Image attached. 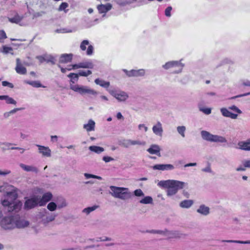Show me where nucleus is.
I'll list each match as a JSON object with an SVG mask.
<instances>
[{"instance_id":"f257e3e1","label":"nucleus","mask_w":250,"mask_h":250,"mask_svg":"<svg viewBox=\"0 0 250 250\" xmlns=\"http://www.w3.org/2000/svg\"><path fill=\"white\" fill-rule=\"evenodd\" d=\"M187 185L184 182L174 180H162L158 183L159 187L167 188V196L175 195L178 190L182 189Z\"/></svg>"},{"instance_id":"f03ea898","label":"nucleus","mask_w":250,"mask_h":250,"mask_svg":"<svg viewBox=\"0 0 250 250\" xmlns=\"http://www.w3.org/2000/svg\"><path fill=\"white\" fill-rule=\"evenodd\" d=\"M109 194L115 198L126 200L131 197V192L128 188L111 186L109 187Z\"/></svg>"},{"instance_id":"7ed1b4c3","label":"nucleus","mask_w":250,"mask_h":250,"mask_svg":"<svg viewBox=\"0 0 250 250\" xmlns=\"http://www.w3.org/2000/svg\"><path fill=\"white\" fill-rule=\"evenodd\" d=\"M201 135L203 140L210 142L224 143L227 142L226 139L223 136L213 135L205 130L201 131Z\"/></svg>"},{"instance_id":"20e7f679","label":"nucleus","mask_w":250,"mask_h":250,"mask_svg":"<svg viewBox=\"0 0 250 250\" xmlns=\"http://www.w3.org/2000/svg\"><path fill=\"white\" fill-rule=\"evenodd\" d=\"M220 111L223 116L232 119H237L238 114L242 113V111L235 105L229 106V109L222 108L220 109Z\"/></svg>"},{"instance_id":"39448f33","label":"nucleus","mask_w":250,"mask_h":250,"mask_svg":"<svg viewBox=\"0 0 250 250\" xmlns=\"http://www.w3.org/2000/svg\"><path fill=\"white\" fill-rule=\"evenodd\" d=\"M70 89L75 92L79 93L81 94H87L89 95H93L95 96L98 94L97 91L90 88L87 86L79 85L78 84H71Z\"/></svg>"},{"instance_id":"423d86ee","label":"nucleus","mask_w":250,"mask_h":250,"mask_svg":"<svg viewBox=\"0 0 250 250\" xmlns=\"http://www.w3.org/2000/svg\"><path fill=\"white\" fill-rule=\"evenodd\" d=\"M182 60L177 61H172L167 62L165 64L163 65L162 67L165 70H168L173 67H177L178 69L174 71L173 74H178L182 72L183 69L185 66V64L181 62Z\"/></svg>"},{"instance_id":"0eeeda50","label":"nucleus","mask_w":250,"mask_h":250,"mask_svg":"<svg viewBox=\"0 0 250 250\" xmlns=\"http://www.w3.org/2000/svg\"><path fill=\"white\" fill-rule=\"evenodd\" d=\"M1 227L4 229H13L15 228V216H6L0 222Z\"/></svg>"},{"instance_id":"6e6552de","label":"nucleus","mask_w":250,"mask_h":250,"mask_svg":"<svg viewBox=\"0 0 250 250\" xmlns=\"http://www.w3.org/2000/svg\"><path fill=\"white\" fill-rule=\"evenodd\" d=\"M56 215L50 213L47 211H44L42 212H39L37 215L38 218L41 219V222L43 224L46 225L49 222L54 221L56 217Z\"/></svg>"},{"instance_id":"1a4fd4ad","label":"nucleus","mask_w":250,"mask_h":250,"mask_svg":"<svg viewBox=\"0 0 250 250\" xmlns=\"http://www.w3.org/2000/svg\"><path fill=\"white\" fill-rule=\"evenodd\" d=\"M80 48L83 51H86V54L91 56L94 53V47L87 40H83L80 43Z\"/></svg>"},{"instance_id":"9d476101","label":"nucleus","mask_w":250,"mask_h":250,"mask_svg":"<svg viewBox=\"0 0 250 250\" xmlns=\"http://www.w3.org/2000/svg\"><path fill=\"white\" fill-rule=\"evenodd\" d=\"M27 17H9L8 20L10 22L21 26H24L29 24V20Z\"/></svg>"},{"instance_id":"9b49d317","label":"nucleus","mask_w":250,"mask_h":250,"mask_svg":"<svg viewBox=\"0 0 250 250\" xmlns=\"http://www.w3.org/2000/svg\"><path fill=\"white\" fill-rule=\"evenodd\" d=\"M126 76L128 77H143L145 75L146 70L144 69H140L138 70L132 69L131 70H127L125 69H123Z\"/></svg>"},{"instance_id":"f8f14e48","label":"nucleus","mask_w":250,"mask_h":250,"mask_svg":"<svg viewBox=\"0 0 250 250\" xmlns=\"http://www.w3.org/2000/svg\"><path fill=\"white\" fill-rule=\"evenodd\" d=\"M109 93L119 102H124L128 98V94L123 91L109 90Z\"/></svg>"},{"instance_id":"ddd939ff","label":"nucleus","mask_w":250,"mask_h":250,"mask_svg":"<svg viewBox=\"0 0 250 250\" xmlns=\"http://www.w3.org/2000/svg\"><path fill=\"white\" fill-rule=\"evenodd\" d=\"M15 228L23 229L29 225V221L21 218L19 215H15Z\"/></svg>"},{"instance_id":"4468645a","label":"nucleus","mask_w":250,"mask_h":250,"mask_svg":"<svg viewBox=\"0 0 250 250\" xmlns=\"http://www.w3.org/2000/svg\"><path fill=\"white\" fill-rule=\"evenodd\" d=\"M166 236L167 237V239H180L186 237V235L179 230H168L167 229Z\"/></svg>"},{"instance_id":"2eb2a0df","label":"nucleus","mask_w":250,"mask_h":250,"mask_svg":"<svg viewBox=\"0 0 250 250\" xmlns=\"http://www.w3.org/2000/svg\"><path fill=\"white\" fill-rule=\"evenodd\" d=\"M39 198H38L37 196H35L31 198L28 199L24 203L25 208L29 209L34 208L38 205H39Z\"/></svg>"},{"instance_id":"dca6fc26","label":"nucleus","mask_w":250,"mask_h":250,"mask_svg":"<svg viewBox=\"0 0 250 250\" xmlns=\"http://www.w3.org/2000/svg\"><path fill=\"white\" fill-rule=\"evenodd\" d=\"M73 68L78 69L80 68L92 69L94 66V64L91 61H87L81 62L78 64L72 65Z\"/></svg>"},{"instance_id":"f3484780","label":"nucleus","mask_w":250,"mask_h":250,"mask_svg":"<svg viewBox=\"0 0 250 250\" xmlns=\"http://www.w3.org/2000/svg\"><path fill=\"white\" fill-rule=\"evenodd\" d=\"M38 198H39V206H44L47 202H49L51 200L52 198V194L50 192H47L44 193L42 197L40 196H37Z\"/></svg>"},{"instance_id":"a211bd4d","label":"nucleus","mask_w":250,"mask_h":250,"mask_svg":"<svg viewBox=\"0 0 250 250\" xmlns=\"http://www.w3.org/2000/svg\"><path fill=\"white\" fill-rule=\"evenodd\" d=\"M15 70L19 74L24 75L27 73L26 68L22 65V63L19 58L16 59Z\"/></svg>"},{"instance_id":"6ab92c4d","label":"nucleus","mask_w":250,"mask_h":250,"mask_svg":"<svg viewBox=\"0 0 250 250\" xmlns=\"http://www.w3.org/2000/svg\"><path fill=\"white\" fill-rule=\"evenodd\" d=\"M20 167L26 172H32L35 174H37L39 170L37 167L33 165H26L22 163L19 165Z\"/></svg>"},{"instance_id":"aec40b11","label":"nucleus","mask_w":250,"mask_h":250,"mask_svg":"<svg viewBox=\"0 0 250 250\" xmlns=\"http://www.w3.org/2000/svg\"><path fill=\"white\" fill-rule=\"evenodd\" d=\"M153 169L159 170H170L174 168L173 165L171 164H157L153 166Z\"/></svg>"},{"instance_id":"412c9836","label":"nucleus","mask_w":250,"mask_h":250,"mask_svg":"<svg viewBox=\"0 0 250 250\" xmlns=\"http://www.w3.org/2000/svg\"><path fill=\"white\" fill-rule=\"evenodd\" d=\"M153 132L158 136L161 137L163 132V129L162 127V124L159 121H158L157 123L154 125L152 127Z\"/></svg>"},{"instance_id":"4be33fe9","label":"nucleus","mask_w":250,"mask_h":250,"mask_svg":"<svg viewBox=\"0 0 250 250\" xmlns=\"http://www.w3.org/2000/svg\"><path fill=\"white\" fill-rule=\"evenodd\" d=\"M36 146L39 148V152L43 156L50 157L51 156V150L48 147L39 145H37Z\"/></svg>"},{"instance_id":"5701e85b","label":"nucleus","mask_w":250,"mask_h":250,"mask_svg":"<svg viewBox=\"0 0 250 250\" xmlns=\"http://www.w3.org/2000/svg\"><path fill=\"white\" fill-rule=\"evenodd\" d=\"M161 148L157 145H152L150 147L147 149V151L151 154H156L158 156H161Z\"/></svg>"},{"instance_id":"b1692460","label":"nucleus","mask_w":250,"mask_h":250,"mask_svg":"<svg viewBox=\"0 0 250 250\" xmlns=\"http://www.w3.org/2000/svg\"><path fill=\"white\" fill-rule=\"evenodd\" d=\"M102 18H94V17H86L84 21L86 22V26L90 27L96 24L98 21H101Z\"/></svg>"},{"instance_id":"393cba45","label":"nucleus","mask_w":250,"mask_h":250,"mask_svg":"<svg viewBox=\"0 0 250 250\" xmlns=\"http://www.w3.org/2000/svg\"><path fill=\"white\" fill-rule=\"evenodd\" d=\"M73 55L72 54H62L59 59V62L62 63H66L71 62L72 60Z\"/></svg>"},{"instance_id":"a878e982","label":"nucleus","mask_w":250,"mask_h":250,"mask_svg":"<svg viewBox=\"0 0 250 250\" xmlns=\"http://www.w3.org/2000/svg\"><path fill=\"white\" fill-rule=\"evenodd\" d=\"M112 8V5L110 3H106V4H101L98 6L97 8L100 14L106 13L109 11Z\"/></svg>"},{"instance_id":"bb28decb","label":"nucleus","mask_w":250,"mask_h":250,"mask_svg":"<svg viewBox=\"0 0 250 250\" xmlns=\"http://www.w3.org/2000/svg\"><path fill=\"white\" fill-rule=\"evenodd\" d=\"M210 209L209 207L206 206L205 205H200L197 209V212L200 214L207 216L209 213Z\"/></svg>"},{"instance_id":"cd10ccee","label":"nucleus","mask_w":250,"mask_h":250,"mask_svg":"<svg viewBox=\"0 0 250 250\" xmlns=\"http://www.w3.org/2000/svg\"><path fill=\"white\" fill-rule=\"evenodd\" d=\"M21 206L22 204L21 202H16L15 203L13 202H12V205L10 206V208L9 209H8V211L9 212H18L21 209Z\"/></svg>"},{"instance_id":"c85d7f7f","label":"nucleus","mask_w":250,"mask_h":250,"mask_svg":"<svg viewBox=\"0 0 250 250\" xmlns=\"http://www.w3.org/2000/svg\"><path fill=\"white\" fill-rule=\"evenodd\" d=\"M238 145L239 148L244 150H250V141L248 140L246 142H240L238 143Z\"/></svg>"},{"instance_id":"c756f323","label":"nucleus","mask_w":250,"mask_h":250,"mask_svg":"<svg viewBox=\"0 0 250 250\" xmlns=\"http://www.w3.org/2000/svg\"><path fill=\"white\" fill-rule=\"evenodd\" d=\"M95 122L92 120H89L87 124L83 125V128L86 130L87 131H93L95 129Z\"/></svg>"},{"instance_id":"7c9ffc66","label":"nucleus","mask_w":250,"mask_h":250,"mask_svg":"<svg viewBox=\"0 0 250 250\" xmlns=\"http://www.w3.org/2000/svg\"><path fill=\"white\" fill-rule=\"evenodd\" d=\"M5 100L6 103L7 104H12L16 105L17 102L12 98L10 97L8 95H1L0 100Z\"/></svg>"},{"instance_id":"2f4dec72","label":"nucleus","mask_w":250,"mask_h":250,"mask_svg":"<svg viewBox=\"0 0 250 250\" xmlns=\"http://www.w3.org/2000/svg\"><path fill=\"white\" fill-rule=\"evenodd\" d=\"M193 204L192 200H185L180 203V207L182 208H189Z\"/></svg>"},{"instance_id":"473e14b6","label":"nucleus","mask_w":250,"mask_h":250,"mask_svg":"<svg viewBox=\"0 0 250 250\" xmlns=\"http://www.w3.org/2000/svg\"><path fill=\"white\" fill-rule=\"evenodd\" d=\"M95 83L96 84L105 88H108L110 85L109 82H106L100 79H96L95 80Z\"/></svg>"},{"instance_id":"72a5a7b5","label":"nucleus","mask_w":250,"mask_h":250,"mask_svg":"<svg viewBox=\"0 0 250 250\" xmlns=\"http://www.w3.org/2000/svg\"><path fill=\"white\" fill-rule=\"evenodd\" d=\"M118 144L120 146L125 147L128 148L131 146V140L130 139H124L119 141Z\"/></svg>"},{"instance_id":"f704fd0d","label":"nucleus","mask_w":250,"mask_h":250,"mask_svg":"<svg viewBox=\"0 0 250 250\" xmlns=\"http://www.w3.org/2000/svg\"><path fill=\"white\" fill-rule=\"evenodd\" d=\"M89 149L97 154H100L104 151V148L101 146H92L89 147Z\"/></svg>"},{"instance_id":"c9c22d12","label":"nucleus","mask_w":250,"mask_h":250,"mask_svg":"<svg viewBox=\"0 0 250 250\" xmlns=\"http://www.w3.org/2000/svg\"><path fill=\"white\" fill-rule=\"evenodd\" d=\"M222 242H227L229 243H237L242 244H250V240L248 241H240V240H223Z\"/></svg>"},{"instance_id":"e433bc0d","label":"nucleus","mask_w":250,"mask_h":250,"mask_svg":"<svg viewBox=\"0 0 250 250\" xmlns=\"http://www.w3.org/2000/svg\"><path fill=\"white\" fill-rule=\"evenodd\" d=\"M99 206L94 205L92 207H87L86 208H84L82 212L84 213H85L86 215H88L90 212L95 210L99 208Z\"/></svg>"},{"instance_id":"4c0bfd02","label":"nucleus","mask_w":250,"mask_h":250,"mask_svg":"<svg viewBox=\"0 0 250 250\" xmlns=\"http://www.w3.org/2000/svg\"><path fill=\"white\" fill-rule=\"evenodd\" d=\"M141 204H151L153 203V199L151 196H146L139 202Z\"/></svg>"},{"instance_id":"58836bf2","label":"nucleus","mask_w":250,"mask_h":250,"mask_svg":"<svg viewBox=\"0 0 250 250\" xmlns=\"http://www.w3.org/2000/svg\"><path fill=\"white\" fill-rule=\"evenodd\" d=\"M25 83L32 86L34 87H44V86H42V84L41 83L38 81H25Z\"/></svg>"},{"instance_id":"ea45409f","label":"nucleus","mask_w":250,"mask_h":250,"mask_svg":"<svg viewBox=\"0 0 250 250\" xmlns=\"http://www.w3.org/2000/svg\"><path fill=\"white\" fill-rule=\"evenodd\" d=\"M186 130V127L185 126L181 125L178 126L177 127V131L178 133L183 137H185V131Z\"/></svg>"},{"instance_id":"a19ab883","label":"nucleus","mask_w":250,"mask_h":250,"mask_svg":"<svg viewBox=\"0 0 250 250\" xmlns=\"http://www.w3.org/2000/svg\"><path fill=\"white\" fill-rule=\"evenodd\" d=\"M199 110L206 115H209L211 112V108H204L200 104H198Z\"/></svg>"},{"instance_id":"79ce46f5","label":"nucleus","mask_w":250,"mask_h":250,"mask_svg":"<svg viewBox=\"0 0 250 250\" xmlns=\"http://www.w3.org/2000/svg\"><path fill=\"white\" fill-rule=\"evenodd\" d=\"M7 198L13 202L17 198V194L14 191L7 192Z\"/></svg>"},{"instance_id":"37998d69","label":"nucleus","mask_w":250,"mask_h":250,"mask_svg":"<svg viewBox=\"0 0 250 250\" xmlns=\"http://www.w3.org/2000/svg\"><path fill=\"white\" fill-rule=\"evenodd\" d=\"M57 206L58 208L59 209L65 207L67 206V204L65 199L61 198L57 202Z\"/></svg>"},{"instance_id":"c03bdc74","label":"nucleus","mask_w":250,"mask_h":250,"mask_svg":"<svg viewBox=\"0 0 250 250\" xmlns=\"http://www.w3.org/2000/svg\"><path fill=\"white\" fill-rule=\"evenodd\" d=\"M47 208L50 211H53L58 208V206L55 203L52 202L47 205Z\"/></svg>"},{"instance_id":"a18cd8bd","label":"nucleus","mask_w":250,"mask_h":250,"mask_svg":"<svg viewBox=\"0 0 250 250\" xmlns=\"http://www.w3.org/2000/svg\"><path fill=\"white\" fill-rule=\"evenodd\" d=\"M68 77L71 79V82L74 83L75 81H78L79 75L78 74L71 73L68 75Z\"/></svg>"},{"instance_id":"49530a36","label":"nucleus","mask_w":250,"mask_h":250,"mask_svg":"<svg viewBox=\"0 0 250 250\" xmlns=\"http://www.w3.org/2000/svg\"><path fill=\"white\" fill-rule=\"evenodd\" d=\"M2 205L4 207H8V209L10 208V206L12 205V202L7 198L2 201Z\"/></svg>"},{"instance_id":"de8ad7c7","label":"nucleus","mask_w":250,"mask_h":250,"mask_svg":"<svg viewBox=\"0 0 250 250\" xmlns=\"http://www.w3.org/2000/svg\"><path fill=\"white\" fill-rule=\"evenodd\" d=\"M92 74L91 70H88L87 71L81 70L78 73V75L81 76L87 77Z\"/></svg>"},{"instance_id":"09e8293b","label":"nucleus","mask_w":250,"mask_h":250,"mask_svg":"<svg viewBox=\"0 0 250 250\" xmlns=\"http://www.w3.org/2000/svg\"><path fill=\"white\" fill-rule=\"evenodd\" d=\"M47 62H51L52 64H55L54 58L51 55H45V60Z\"/></svg>"},{"instance_id":"8fccbe9b","label":"nucleus","mask_w":250,"mask_h":250,"mask_svg":"<svg viewBox=\"0 0 250 250\" xmlns=\"http://www.w3.org/2000/svg\"><path fill=\"white\" fill-rule=\"evenodd\" d=\"M1 52L4 54H7L11 53V51H13V48L11 47H7L5 45L2 46Z\"/></svg>"},{"instance_id":"3c124183","label":"nucleus","mask_w":250,"mask_h":250,"mask_svg":"<svg viewBox=\"0 0 250 250\" xmlns=\"http://www.w3.org/2000/svg\"><path fill=\"white\" fill-rule=\"evenodd\" d=\"M146 142L144 141H141L140 140H131V146L139 145V146H145Z\"/></svg>"},{"instance_id":"603ef678","label":"nucleus","mask_w":250,"mask_h":250,"mask_svg":"<svg viewBox=\"0 0 250 250\" xmlns=\"http://www.w3.org/2000/svg\"><path fill=\"white\" fill-rule=\"evenodd\" d=\"M84 176L85 177V178L86 179H89V178H92L97 179H99V180H102V178L101 177H100V176H97V175H95L91 174H88V173H84Z\"/></svg>"},{"instance_id":"864d4df0","label":"nucleus","mask_w":250,"mask_h":250,"mask_svg":"<svg viewBox=\"0 0 250 250\" xmlns=\"http://www.w3.org/2000/svg\"><path fill=\"white\" fill-rule=\"evenodd\" d=\"M134 194L137 197L144 196V193L141 189H137L134 191Z\"/></svg>"},{"instance_id":"5fc2aeb1","label":"nucleus","mask_w":250,"mask_h":250,"mask_svg":"<svg viewBox=\"0 0 250 250\" xmlns=\"http://www.w3.org/2000/svg\"><path fill=\"white\" fill-rule=\"evenodd\" d=\"M7 38L6 33L3 30H0V42H3L4 40Z\"/></svg>"},{"instance_id":"6e6d98bb","label":"nucleus","mask_w":250,"mask_h":250,"mask_svg":"<svg viewBox=\"0 0 250 250\" xmlns=\"http://www.w3.org/2000/svg\"><path fill=\"white\" fill-rule=\"evenodd\" d=\"M68 6V4L67 3H66V2H62L60 5V7L59 8V10H60V11L64 10L66 8H67Z\"/></svg>"},{"instance_id":"4d7b16f0","label":"nucleus","mask_w":250,"mask_h":250,"mask_svg":"<svg viewBox=\"0 0 250 250\" xmlns=\"http://www.w3.org/2000/svg\"><path fill=\"white\" fill-rule=\"evenodd\" d=\"M2 85L3 86H8L10 88H13L14 87V85L12 83H10L7 81H3L2 82Z\"/></svg>"},{"instance_id":"13d9d810","label":"nucleus","mask_w":250,"mask_h":250,"mask_svg":"<svg viewBox=\"0 0 250 250\" xmlns=\"http://www.w3.org/2000/svg\"><path fill=\"white\" fill-rule=\"evenodd\" d=\"M242 163L245 167L250 168V160H244Z\"/></svg>"},{"instance_id":"bf43d9fd","label":"nucleus","mask_w":250,"mask_h":250,"mask_svg":"<svg viewBox=\"0 0 250 250\" xmlns=\"http://www.w3.org/2000/svg\"><path fill=\"white\" fill-rule=\"evenodd\" d=\"M11 172V170L8 169L4 170V171L0 170V175L6 176L10 174Z\"/></svg>"},{"instance_id":"052dcab7","label":"nucleus","mask_w":250,"mask_h":250,"mask_svg":"<svg viewBox=\"0 0 250 250\" xmlns=\"http://www.w3.org/2000/svg\"><path fill=\"white\" fill-rule=\"evenodd\" d=\"M131 1H128L127 0H123L121 1L120 2H119L118 3L122 6H125L126 5L130 4L131 3Z\"/></svg>"},{"instance_id":"680f3d73","label":"nucleus","mask_w":250,"mask_h":250,"mask_svg":"<svg viewBox=\"0 0 250 250\" xmlns=\"http://www.w3.org/2000/svg\"><path fill=\"white\" fill-rule=\"evenodd\" d=\"M36 58L40 61V63H42L45 60V55L37 56Z\"/></svg>"},{"instance_id":"e2e57ef3","label":"nucleus","mask_w":250,"mask_h":250,"mask_svg":"<svg viewBox=\"0 0 250 250\" xmlns=\"http://www.w3.org/2000/svg\"><path fill=\"white\" fill-rule=\"evenodd\" d=\"M202 170L205 172L212 173V170L210 165H208L207 167L203 168Z\"/></svg>"},{"instance_id":"0e129e2a","label":"nucleus","mask_w":250,"mask_h":250,"mask_svg":"<svg viewBox=\"0 0 250 250\" xmlns=\"http://www.w3.org/2000/svg\"><path fill=\"white\" fill-rule=\"evenodd\" d=\"M103 161H104L105 163L109 162L110 161H112L114 160V159L109 156H104L103 158Z\"/></svg>"},{"instance_id":"69168bd1","label":"nucleus","mask_w":250,"mask_h":250,"mask_svg":"<svg viewBox=\"0 0 250 250\" xmlns=\"http://www.w3.org/2000/svg\"><path fill=\"white\" fill-rule=\"evenodd\" d=\"M223 62L224 63L232 64L234 63V61L230 59L226 58L224 60Z\"/></svg>"},{"instance_id":"338daca9","label":"nucleus","mask_w":250,"mask_h":250,"mask_svg":"<svg viewBox=\"0 0 250 250\" xmlns=\"http://www.w3.org/2000/svg\"><path fill=\"white\" fill-rule=\"evenodd\" d=\"M172 10V7L168 6L165 10V15L166 16H170V12Z\"/></svg>"},{"instance_id":"774afa93","label":"nucleus","mask_w":250,"mask_h":250,"mask_svg":"<svg viewBox=\"0 0 250 250\" xmlns=\"http://www.w3.org/2000/svg\"><path fill=\"white\" fill-rule=\"evenodd\" d=\"M138 128L140 130L143 128L145 132H146L148 130V128L144 124H140L138 125Z\"/></svg>"}]
</instances>
